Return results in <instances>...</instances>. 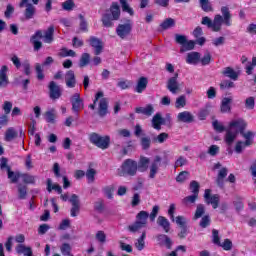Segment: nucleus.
<instances>
[{"instance_id": "nucleus-23", "label": "nucleus", "mask_w": 256, "mask_h": 256, "mask_svg": "<svg viewBox=\"0 0 256 256\" xmlns=\"http://www.w3.org/2000/svg\"><path fill=\"white\" fill-rule=\"evenodd\" d=\"M240 135H242V137L245 139L244 143L245 145H253V139H255V132L253 131H243L240 133Z\"/></svg>"}, {"instance_id": "nucleus-44", "label": "nucleus", "mask_w": 256, "mask_h": 256, "mask_svg": "<svg viewBox=\"0 0 256 256\" xmlns=\"http://www.w3.org/2000/svg\"><path fill=\"white\" fill-rule=\"evenodd\" d=\"M200 5L206 13H209L213 11V6L211 5V2L209 0H199Z\"/></svg>"}, {"instance_id": "nucleus-38", "label": "nucleus", "mask_w": 256, "mask_h": 256, "mask_svg": "<svg viewBox=\"0 0 256 256\" xmlns=\"http://www.w3.org/2000/svg\"><path fill=\"white\" fill-rule=\"evenodd\" d=\"M145 237L146 233L143 232L141 237L136 240L135 247L138 251H143V249H145Z\"/></svg>"}, {"instance_id": "nucleus-62", "label": "nucleus", "mask_w": 256, "mask_h": 256, "mask_svg": "<svg viewBox=\"0 0 256 256\" xmlns=\"http://www.w3.org/2000/svg\"><path fill=\"white\" fill-rule=\"evenodd\" d=\"M220 151L219 146L217 145H211L208 149V154L211 155L212 157H215Z\"/></svg>"}, {"instance_id": "nucleus-6", "label": "nucleus", "mask_w": 256, "mask_h": 256, "mask_svg": "<svg viewBox=\"0 0 256 256\" xmlns=\"http://www.w3.org/2000/svg\"><path fill=\"white\" fill-rule=\"evenodd\" d=\"M97 101L99 102L98 113L101 117H105L107 115V99L104 98L103 92L100 91L95 95L94 104L90 105V109H95V105H97Z\"/></svg>"}, {"instance_id": "nucleus-28", "label": "nucleus", "mask_w": 256, "mask_h": 256, "mask_svg": "<svg viewBox=\"0 0 256 256\" xmlns=\"http://www.w3.org/2000/svg\"><path fill=\"white\" fill-rule=\"evenodd\" d=\"M65 81H66V85L67 87L73 88L75 87V72L73 71H68L65 75Z\"/></svg>"}, {"instance_id": "nucleus-43", "label": "nucleus", "mask_w": 256, "mask_h": 256, "mask_svg": "<svg viewBox=\"0 0 256 256\" xmlns=\"http://www.w3.org/2000/svg\"><path fill=\"white\" fill-rule=\"evenodd\" d=\"M197 194H192L190 196H187L185 197L183 200H182V203L183 205H185L186 207H188V205H191L193 203H195L197 201Z\"/></svg>"}, {"instance_id": "nucleus-59", "label": "nucleus", "mask_w": 256, "mask_h": 256, "mask_svg": "<svg viewBox=\"0 0 256 256\" xmlns=\"http://www.w3.org/2000/svg\"><path fill=\"white\" fill-rule=\"evenodd\" d=\"M245 147H250L249 145L245 144V142L243 141H238L235 145V151L236 153H243V149H245Z\"/></svg>"}, {"instance_id": "nucleus-57", "label": "nucleus", "mask_w": 256, "mask_h": 256, "mask_svg": "<svg viewBox=\"0 0 256 256\" xmlns=\"http://www.w3.org/2000/svg\"><path fill=\"white\" fill-rule=\"evenodd\" d=\"M168 139H169V134L163 132V133L159 134L157 137H155L154 141L156 143H165V141Z\"/></svg>"}, {"instance_id": "nucleus-21", "label": "nucleus", "mask_w": 256, "mask_h": 256, "mask_svg": "<svg viewBox=\"0 0 256 256\" xmlns=\"http://www.w3.org/2000/svg\"><path fill=\"white\" fill-rule=\"evenodd\" d=\"M222 73L232 81H237V79H239V75H241L240 71H235L231 67L225 68Z\"/></svg>"}, {"instance_id": "nucleus-55", "label": "nucleus", "mask_w": 256, "mask_h": 256, "mask_svg": "<svg viewBox=\"0 0 256 256\" xmlns=\"http://www.w3.org/2000/svg\"><path fill=\"white\" fill-rule=\"evenodd\" d=\"M174 221L179 227H187V218L184 216H177Z\"/></svg>"}, {"instance_id": "nucleus-18", "label": "nucleus", "mask_w": 256, "mask_h": 256, "mask_svg": "<svg viewBox=\"0 0 256 256\" xmlns=\"http://www.w3.org/2000/svg\"><path fill=\"white\" fill-rule=\"evenodd\" d=\"M214 169H220L218 172L217 184L221 186L223 185V180L227 177V168H221V163H217L214 165Z\"/></svg>"}, {"instance_id": "nucleus-41", "label": "nucleus", "mask_w": 256, "mask_h": 256, "mask_svg": "<svg viewBox=\"0 0 256 256\" xmlns=\"http://www.w3.org/2000/svg\"><path fill=\"white\" fill-rule=\"evenodd\" d=\"M95 175H97V170L90 168L86 171V178L88 183H94L95 182Z\"/></svg>"}, {"instance_id": "nucleus-36", "label": "nucleus", "mask_w": 256, "mask_h": 256, "mask_svg": "<svg viewBox=\"0 0 256 256\" xmlns=\"http://www.w3.org/2000/svg\"><path fill=\"white\" fill-rule=\"evenodd\" d=\"M17 138V131L14 130V128H8L4 135L5 141H13V139Z\"/></svg>"}, {"instance_id": "nucleus-56", "label": "nucleus", "mask_w": 256, "mask_h": 256, "mask_svg": "<svg viewBox=\"0 0 256 256\" xmlns=\"http://www.w3.org/2000/svg\"><path fill=\"white\" fill-rule=\"evenodd\" d=\"M190 191L193 195L199 196V182L192 181L190 183Z\"/></svg>"}, {"instance_id": "nucleus-46", "label": "nucleus", "mask_w": 256, "mask_h": 256, "mask_svg": "<svg viewBox=\"0 0 256 256\" xmlns=\"http://www.w3.org/2000/svg\"><path fill=\"white\" fill-rule=\"evenodd\" d=\"M55 117H57V113L53 109L45 113L47 123H55Z\"/></svg>"}, {"instance_id": "nucleus-4", "label": "nucleus", "mask_w": 256, "mask_h": 256, "mask_svg": "<svg viewBox=\"0 0 256 256\" xmlns=\"http://www.w3.org/2000/svg\"><path fill=\"white\" fill-rule=\"evenodd\" d=\"M135 173H137V162L131 159L124 161L121 168L118 169V175L120 177H125V175L133 176Z\"/></svg>"}, {"instance_id": "nucleus-17", "label": "nucleus", "mask_w": 256, "mask_h": 256, "mask_svg": "<svg viewBox=\"0 0 256 256\" xmlns=\"http://www.w3.org/2000/svg\"><path fill=\"white\" fill-rule=\"evenodd\" d=\"M233 103V97H224L221 100L220 111L221 113H231V104Z\"/></svg>"}, {"instance_id": "nucleus-30", "label": "nucleus", "mask_w": 256, "mask_h": 256, "mask_svg": "<svg viewBox=\"0 0 256 256\" xmlns=\"http://www.w3.org/2000/svg\"><path fill=\"white\" fill-rule=\"evenodd\" d=\"M136 221L143 225L144 227L147 226V219H149V213L147 211H140L136 216Z\"/></svg>"}, {"instance_id": "nucleus-9", "label": "nucleus", "mask_w": 256, "mask_h": 256, "mask_svg": "<svg viewBox=\"0 0 256 256\" xmlns=\"http://www.w3.org/2000/svg\"><path fill=\"white\" fill-rule=\"evenodd\" d=\"M131 29H133V21L127 20L125 23L119 24L116 33L118 37L121 39H125L129 33H131Z\"/></svg>"}, {"instance_id": "nucleus-12", "label": "nucleus", "mask_w": 256, "mask_h": 256, "mask_svg": "<svg viewBox=\"0 0 256 256\" xmlns=\"http://www.w3.org/2000/svg\"><path fill=\"white\" fill-rule=\"evenodd\" d=\"M19 7H26L25 17L27 19H31V17L35 15V7L33 6V4H31L30 0H22L19 4Z\"/></svg>"}, {"instance_id": "nucleus-47", "label": "nucleus", "mask_w": 256, "mask_h": 256, "mask_svg": "<svg viewBox=\"0 0 256 256\" xmlns=\"http://www.w3.org/2000/svg\"><path fill=\"white\" fill-rule=\"evenodd\" d=\"M7 171H8V179H10L12 183H17V181H19V177H21V174H19L18 172L11 171L10 168H7Z\"/></svg>"}, {"instance_id": "nucleus-61", "label": "nucleus", "mask_w": 256, "mask_h": 256, "mask_svg": "<svg viewBox=\"0 0 256 256\" xmlns=\"http://www.w3.org/2000/svg\"><path fill=\"white\" fill-rule=\"evenodd\" d=\"M209 225H211V218L209 216L202 217L200 221V227L205 229V227H209Z\"/></svg>"}, {"instance_id": "nucleus-20", "label": "nucleus", "mask_w": 256, "mask_h": 256, "mask_svg": "<svg viewBox=\"0 0 256 256\" xmlns=\"http://www.w3.org/2000/svg\"><path fill=\"white\" fill-rule=\"evenodd\" d=\"M199 61H201V54L198 52H190L187 54L186 63H188V65H197Z\"/></svg>"}, {"instance_id": "nucleus-58", "label": "nucleus", "mask_w": 256, "mask_h": 256, "mask_svg": "<svg viewBox=\"0 0 256 256\" xmlns=\"http://www.w3.org/2000/svg\"><path fill=\"white\" fill-rule=\"evenodd\" d=\"M245 107H246V109H249V110L255 109V98L254 97H248L245 100Z\"/></svg>"}, {"instance_id": "nucleus-50", "label": "nucleus", "mask_w": 256, "mask_h": 256, "mask_svg": "<svg viewBox=\"0 0 256 256\" xmlns=\"http://www.w3.org/2000/svg\"><path fill=\"white\" fill-rule=\"evenodd\" d=\"M162 29H171V27H175V20L173 18H167L161 24Z\"/></svg>"}, {"instance_id": "nucleus-19", "label": "nucleus", "mask_w": 256, "mask_h": 256, "mask_svg": "<svg viewBox=\"0 0 256 256\" xmlns=\"http://www.w3.org/2000/svg\"><path fill=\"white\" fill-rule=\"evenodd\" d=\"M9 68L7 66H2L0 69V87H7L9 85V78L7 77V72Z\"/></svg>"}, {"instance_id": "nucleus-37", "label": "nucleus", "mask_w": 256, "mask_h": 256, "mask_svg": "<svg viewBox=\"0 0 256 256\" xmlns=\"http://www.w3.org/2000/svg\"><path fill=\"white\" fill-rule=\"evenodd\" d=\"M161 125H163V118L161 114H156L152 119V127L159 130L161 129Z\"/></svg>"}, {"instance_id": "nucleus-49", "label": "nucleus", "mask_w": 256, "mask_h": 256, "mask_svg": "<svg viewBox=\"0 0 256 256\" xmlns=\"http://www.w3.org/2000/svg\"><path fill=\"white\" fill-rule=\"evenodd\" d=\"M89 61H91V56L89 55V53L82 54L79 63L80 67H85L89 65Z\"/></svg>"}, {"instance_id": "nucleus-16", "label": "nucleus", "mask_w": 256, "mask_h": 256, "mask_svg": "<svg viewBox=\"0 0 256 256\" xmlns=\"http://www.w3.org/2000/svg\"><path fill=\"white\" fill-rule=\"evenodd\" d=\"M160 165H161V157L156 156L154 158V161L150 165V173H149L150 179H155V175H157Z\"/></svg>"}, {"instance_id": "nucleus-3", "label": "nucleus", "mask_w": 256, "mask_h": 256, "mask_svg": "<svg viewBox=\"0 0 256 256\" xmlns=\"http://www.w3.org/2000/svg\"><path fill=\"white\" fill-rule=\"evenodd\" d=\"M121 17V9L119 4L112 3L110 11L106 12L102 17L104 27H113V21H117Z\"/></svg>"}, {"instance_id": "nucleus-31", "label": "nucleus", "mask_w": 256, "mask_h": 256, "mask_svg": "<svg viewBox=\"0 0 256 256\" xmlns=\"http://www.w3.org/2000/svg\"><path fill=\"white\" fill-rule=\"evenodd\" d=\"M136 113H141L142 115H146V117H151L153 115V105L149 104L145 107L136 108Z\"/></svg>"}, {"instance_id": "nucleus-1", "label": "nucleus", "mask_w": 256, "mask_h": 256, "mask_svg": "<svg viewBox=\"0 0 256 256\" xmlns=\"http://www.w3.org/2000/svg\"><path fill=\"white\" fill-rule=\"evenodd\" d=\"M247 129V122L243 118H237L232 120L229 125L225 136V142L227 145H233V141L237 139L239 133H243Z\"/></svg>"}, {"instance_id": "nucleus-7", "label": "nucleus", "mask_w": 256, "mask_h": 256, "mask_svg": "<svg viewBox=\"0 0 256 256\" xmlns=\"http://www.w3.org/2000/svg\"><path fill=\"white\" fill-rule=\"evenodd\" d=\"M90 141L100 149H107V147H109V143H111V138L109 136H101L93 133L90 135Z\"/></svg>"}, {"instance_id": "nucleus-53", "label": "nucleus", "mask_w": 256, "mask_h": 256, "mask_svg": "<svg viewBox=\"0 0 256 256\" xmlns=\"http://www.w3.org/2000/svg\"><path fill=\"white\" fill-rule=\"evenodd\" d=\"M192 49H195V41L186 40V42L182 46L181 51H191Z\"/></svg>"}, {"instance_id": "nucleus-29", "label": "nucleus", "mask_w": 256, "mask_h": 256, "mask_svg": "<svg viewBox=\"0 0 256 256\" xmlns=\"http://www.w3.org/2000/svg\"><path fill=\"white\" fill-rule=\"evenodd\" d=\"M147 83H148L147 78L145 77L139 78L135 88L136 93H143L144 90L147 89Z\"/></svg>"}, {"instance_id": "nucleus-64", "label": "nucleus", "mask_w": 256, "mask_h": 256, "mask_svg": "<svg viewBox=\"0 0 256 256\" xmlns=\"http://www.w3.org/2000/svg\"><path fill=\"white\" fill-rule=\"evenodd\" d=\"M206 95L208 99H215V97H217V89H215V87H210L207 90Z\"/></svg>"}, {"instance_id": "nucleus-8", "label": "nucleus", "mask_w": 256, "mask_h": 256, "mask_svg": "<svg viewBox=\"0 0 256 256\" xmlns=\"http://www.w3.org/2000/svg\"><path fill=\"white\" fill-rule=\"evenodd\" d=\"M212 237H213V244L218 245V247H222L224 251H231L233 248V242L229 239H225L224 242L221 243L219 240V231L214 230L212 231Z\"/></svg>"}, {"instance_id": "nucleus-42", "label": "nucleus", "mask_w": 256, "mask_h": 256, "mask_svg": "<svg viewBox=\"0 0 256 256\" xmlns=\"http://www.w3.org/2000/svg\"><path fill=\"white\" fill-rule=\"evenodd\" d=\"M61 6L64 11H73L75 9V2L73 0H66Z\"/></svg>"}, {"instance_id": "nucleus-11", "label": "nucleus", "mask_w": 256, "mask_h": 256, "mask_svg": "<svg viewBox=\"0 0 256 256\" xmlns=\"http://www.w3.org/2000/svg\"><path fill=\"white\" fill-rule=\"evenodd\" d=\"M52 63H53V57L49 56L46 58L42 66L41 64L35 65L37 79H39V81H43V79H45V75L43 74V67H46L47 65H51Z\"/></svg>"}, {"instance_id": "nucleus-25", "label": "nucleus", "mask_w": 256, "mask_h": 256, "mask_svg": "<svg viewBox=\"0 0 256 256\" xmlns=\"http://www.w3.org/2000/svg\"><path fill=\"white\" fill-rule=\"evenodd\" d=\"M157 223L162 229H164L165 233H169L171 229V223H169V220L163 216H159L157 218Z\"/></svg>"}, {"instance_id": "nucleus-5", "label": "nucleus", "mask_w": 256, "mask_h": 256, "mask_svg": "<svg viewBox=\"0 0 256 256\" xmlns=\"http://www.w3.org/2000/svg\"><path fill=\"white\" fill-rule=\"evenodd\" d=\"M201 23L202 25H206L208 29H212L213 31L218 32L221 31V25H223L225 22L223 20V16L216 15L213 21L207 16L203 17Z\"/></svg>"}, {"instance_id": "nucleus-14", "label": "nucleus", "mask_w": 256, "mask_h": 256, "mask_svg": "<svg viewBox=\"0 0 256 256\" xmlns=\"http://www.w3.org/2000/svg\"><path fill=\"white\" fill-rule=\"evenodd\" d=\"M195 116L189 111H182L177 115L178 123H193Z\"/></svg>"}, {"instance_id": "nucleus-52", "label": "nucleus", "mask_w": 256, "mask_h": 256, "mask_svg": "<svg viewBox=\"0 0 256 256\" xmlns=\"http://www.w3.org/2000/svg\"><path fill=\"white\" fill-rule=\"evenodd\" d=\"M75 51L69 50L67 48H62L59 52L60 57H75Z\"/></svg>"}, {"instance_id": "nucleus-24", "label": "nucleus", "mask_w": 256, "mask_h": 256, "mask_svg": "<svg viewBox=\"0 0 256 256\" xmlns=\"http://www.w3.org/2000/svg\"><path fill=\"white\" fill-rule=\"evenodd\" d=\"M51 99H59L61 97V90L59 86L55 85V82H51L49 85Z\"/></svg>"}, {"instance_id": "nucleus-60", "label": "nucleus", "mask_w": 256, "mask_h": 256, "mask_svg": "<svg viewBox=\"0 0 256 256\" xmlns=\"http://www.w3.org/2000/svg\"><path fill=\"white\" fill-rule=\"evenodd\" d=\"M212 45H214V47H221V45H225V37L220 36L218 38H214L212 40Z\"/></svg>"}, {"instance_id": "nucleus-45", "label": "nucleus", "mask_w": 256, "mask_h": 256, "mask_svg": "<svg viewBox=\"0 0 256 256\" xmlns=\"http://www.w3.org/2000/svg\"><path fill=\"white\" fill-rule=\"evenodd\" d=\"M120 4L122 5V10L125 13H128V15H131V16L135 14V12L133 11V8H131V6L127 4V0H120Z\"/></svg>"}, {"instance_id": "nucleus-15", "label": "nucleus", "mask_w": 256, "mask_h": 256, "mask_svg": "<svg viewBox=\"0 0 256 256\" xmlns=\"http://www.w3.org/2000/svg\"><path fill=\"white\" fill-rule=\"evenodd\" d=\"M167 89L170 91V93H173V95L179 93L180 87L179 82H177V74L168 80Z\"/></svg>"}, {"instance_id": "nucleus-54", "label": "nucleus", "mask_w": 256, "mask_h": 256, "mask_svg": "<svg viewBox=\"0 0 256 256\" xmlns=\"http://www.w3.org/2000/svg\"><path fill=\"white\" fill-rule=\"evenodd\" d=\"M69 202L71 203L72 207L81 206V201L79 200V196H77V194H72L69 198Z\"/></svg>"}, {"instance_id": "nucleus-32", "label": "nucleus", "mask_w": 256, "mask_h": 256, "mask_svg": "<svg viewBox=\"0 0 256 256\" xmlns=\"http://www.w3.org/2000/svg\"><path fill=\"white\" fill-rule=\"evenodd\" d=\"M137 169H138V171H141L142 173L144 171H147V169H149V158L141 157L137 164Z\"/></svg>"}, {"instance_id": "nucleus-51", "label": "nucleus", "mask_w": 256, "mask_h": 256, "mask_svg": "<svg viewBox=\"0 0 256 256\" xmlns=\"http://www.w3.org/2000/svg\"><path fill=\"white\" fill-rule=\"evenodd\" d=\"M145 226H143V224H140V222H138L136 220V222L134 224H131L128 229L129 231H131V233H137V231H141V229H143Z\"/></svg>"}, {"instance_id": "nucleus-10", "label": "nucleus", "mask_w": 256, "mask_h": 256, "mask_svg": "<svg viewBox=\"0 0 256 256\" xmlns=\"http://www.w3.org/2000/svg\"><path fill=\"white\" fill-rule=\"evenodd\" d=\"M204 199L208 205H212L213 209H217L219 207V195L211 194L210 189L205 190Z\"/></svg>"}, {"instance_id": "nucleus-40", "label": "nucleus", "mask_w": 256, "mask_h": 256, "mask_svg": "<svg viewBox=\"0 0 256 256\" xmlns=\"http://www.w3.org/2000/svg\"><path fill=\"white\" fill-rule=\"evenodd\" d=\"M103 194L107 199H113V193H115V186L110 185V186H105L103 189Z\"/></svg>"}, {"instance_id": "nucleus-27", "label": "nucleus", "mask_w": 256, "mask_h": 256, "mask_svg": "<svg viewBox=\"0 0 256 256\" xmlns=\"http://www.w3.org/2000/svg\"><path fill=\"white\" fill-rule=\"evenodd\" d=\"M47 191L49 193H51L52 191H57L59 195H61V193H63V189L61 188V186H59V184H57V183H53V181H51V179L47 180Z\"/></svg>"}, {"instance_id": "nucleus-34", "label": "nucleus", "mask_w": 256, "mask_h": 256, "mask_svg": "<svg viewBox=\"0 0 256 256\" xmlns=\"http://www.w3.org/2000/svg\"><path fill=\"white\" fill-rule=\"evenodd\" d=\"M221 13L223 15L224 24L227 25V27H231V13H229V8L222 7Z\"/></svg>"}, {"instance_id": "nucleus-13", "label": "nucleus", "mask_w": 256, "mask_h": 256, "mask_svg": "<svg viewBox=\"0 0 256 256\" xmlns=\"http://www.w3.org/2000/svg\"><path fill=\"white\" fill-rule=\"evenodd\" d=\"M71 103L74 113H79L83 109V100H81L79 93L72 96Z\"/></svg>"}, {"instance_id": "nucleus-2", "label": "nucleus", "mask_w": 256, "mask_h": 256, "mask_svg": "<svg viewBox=\"0 0 256 256\" xmlns=\"http://www.w3.org/2000/svg\"><path fill=\"white\" fill-rule=\"evenodd\" d=\"M55 32V28L50 26L47 31L43 33L36 32L34 36H32L31 41L34 45V49L39 50L41 49V39L44 43H53V33Z\"/></svg>"}, {"instance_id": "nucleus-63", "label": "nucleus", "mask_w": 256, "mask_h": 256, "mask_svg": "<svg viewBox=\"0 0 256 256\" xmlns=\"http://www.w3.org/2000/svg\"><path fill=\"white\" fill-rule=\"evenodd\" d=\"M141 203V195L139 193H135L132 197L131 205L132 207H137Z\"/></svg>"}, {"instance_id": "nucleus-26", "label": "nucleus", "mask_w": 256, "mask_h": 256, "mask_svg": "<svg viewBox=\"0 0 256 256\" xmlns=\"http://www.w3.org/2000/svg\"><path fill=\"white\" fill-rule=\"evenodd\" d=\"M47 191L49 193H51L52 191H57L59 195H61V193H63V189L61 188V186H59V184H57V183H53V181H51V179L47 180Z\"/></svg>"}, {"instance_id": "nucleus-22", "label": "nucleus", "mask_w": 256, "mask_h": 256, "mask_svg": "<svg viewBox=\"0 0 256 256\" xmlns=\"http://www.w3.org/2000/svg\"><path fill=\"white\" fill-rule=\"evenodd\" d=\"M90 45L94 48L95 55H99L101 54V51H103V42L97 38H91Z\"/></svg>"}, {"instance_id": "nucleus-48", "label": "nucleus", "mask_w": 256, "mask_h": 256, "mask_svg": "<svg viewBox=\"0 0 256 256\" xmlns=\"http://www.w3.org/2000/svg\"><path fill=\"white\" fill-rule=\"evenodd\" d=\"M205 213V206L203 204H198L196 212L194 214V219H201Z\"/></svg>"}, {"instance_id": "nucleus-33", "label": "nucleus", "mask_w": 256, "mask_h": 256, "mask_svg": "<svg viewBox=\"0 0 256 256\" xmlns=\"http://www.w3.org/2000/svg\"><path fill=\"white\" fill-rule=\"evenodd\" d=\"M95 239L98 243H100V245H105V243H107V233H105L103 230H98L95 233Z\"/></svg>"}, {"instance_id": "nucleus-39", "label": "nucleus", "mask_w": 256, "mask_h": 256, "mask_svg": "<svg viewBox=\"0 0 256 256\" xmlns=\"http://www.w3.org/2000/svg\"><path fill=\"white\" fill-rule=\"evenodd\" d=\"M17 253L23 254L25 256H33V252L31 251V248L26 247L25 245H19L16 248Z\"/></svg>"}, {"instance_id": "nucleus-35", "label": "nucleus", "mask_w": 256, "mask_h": 256, "mask_svg": "<svg viewBox=\"0 0 256 256\" xmlns=\"http://www.w3.org/2000/svg\"><path fill=\"white\" fill-rule=\"evenodd\" d=\"M187 106V97L185 95H180L176 98L175 108L176 109H184Z\"/></svg>"}]
</instances>
